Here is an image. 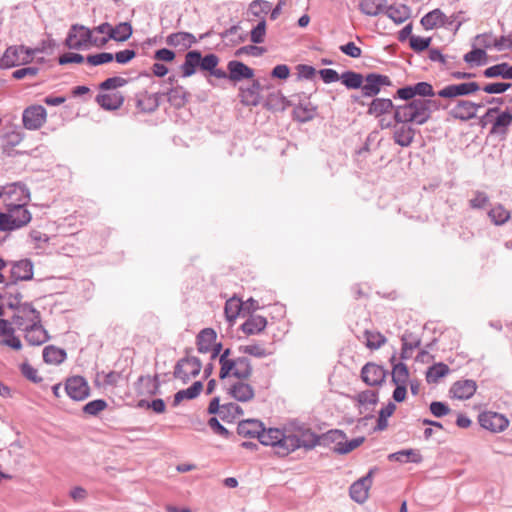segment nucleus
Returning <instances> with one entry per match:
<instances>
[{
    "label": "nucleus",
    "instance_id": "obj_1",
    "mask_svg": "<svg viewBox=\"0 0 512 512\" xmlns=\"http://www.w3.org/2000/svg\"><path fill=\"white\" fill-rule=\"evenodd\" d=\"M5 195L18 203L5 200L6 212L0 213V231H12L26 226L32 219L30 211L26 208L30 200L29 190L23 184L13 183L9 185Z\"/></svg>",
    "mask_w": 512,
    "mask_h": 512
},
{
    "label": "nucleus",
    "instance_id": "obj_2",
    "mask_svg": "<svg viewBox=\"0 0 512 512\" xmlns=\"http://www.w3.org/2000/svg\"><path fill=\"white\" fill-rule=\"evenodd\" d=\"M450 105V99L440 100L439 97L414 99L395 108V120L397 122L411 121L413 124L423 125L430 120L433 112L447 110Z\"/></svg>",
    "mask_w": 512,
    "mask_h": 512
},
{
    "label": "nucleus",
    "instance_id": "obj_3",
    "mask_svg": "<svg viewBox=\"0 0 512 512\" xmlns=\"http://www.w3.org/2000/svg\"><path fill=\"white\" fill-rule=\"evenodd\" d=\"M391 85V80L386 75L370 73L364 77L360 73L354 72V90H361V94L366 97L376 96L382 86Z\"/></svg>",
    "mask_w": 512,
    "mask_h": 512
},
{
    "label": "nucleus",
    "instance_id": "obj_4",
    "mask_svg": "<svg viewBox=\"0 0 512 512\" xmlns=\"http://www.w3.org/2000/svg\"><path fill=\"white\" fill-rule=\"evenodd\" d=\"M43 52L40 48H29L24 45L8 47L0 59L1 68H11L21 64H28L37 53Z\"/></svg>",
    "mask_w": 512,
    "mask_h": 512
},
{
    "label": "nucleus",
    "instance_id": "obj_5",
    "mask_svg": "<svg viewBox=\"0 0 512 512\" xmlns=\"http://www.w3.org/2000/svg\"><path fill=\"white\" fill-rule=\"evenodd\" d=\"M258 440L265 446H272L277 455L281 457L288 455V446L285 443L287 440L286 430L281 431L276 428L265 430L262 426Z\"/></svg>",
    "mask_w": 512,
    "mask_h": 512
},
{
    "label": "nucleus",
    "instance_id": "obj_6",
    "mask_svg": "<svg viewBox=\"0 0 512 512\" xmlns=\"http://www.w3.org/2000/svg\"><path fill=\"white\" fill-rule=\"evenodd\" d=\"M354 399L356 400L359 414L363 415L362 418L358 419V425H366V421L374 419L375 408L379 401L378 392L375 390H365L358 393Z\"/></svg>",
    "mask_w": 512,
    "mask_h": 512
},
{
    "label": "nucleus",
    "instance_id": "obj_7",
    "mask_svg": "<svg viewBox=\"0 0 512 512\" xmlns=\"http://www.w3.org/2000/svg\"><path fill=\"white\" fill-rule=\"evenodd\" d=\"M41 322V314L30 303H23L17 307L14 315L12 316V323L19 330H26L30 326H35Z\"/></svg>",
    "mask_w": 512,
    "mask_h": 512
},
{
    "label": "nucleus",
    "instance_id": "obj_8",
    "mask_svg": "<svg viewBox=\"0 0 512 512\" xmlns=\"http://www.w3.org/2000/svg\"><path fill=\"white\" fill-rule=\"evenodd\" d=\"M416 96H420V98L436 97L437 92L434 91L430 83L422 81L399 88L395 95V97L409 102L416 99Z\"/></svg>",
    "mask_w": 512,
    "mask_h": 512
},
{
    "label": "nucleus",
    "instance_id": "obj_9",
    "mask_svg": "<svg viewBox=\"0 0 512 512\" xmlns=\"http://www.w3.org/2000/svg\"><path fill=\"white\" fill-rule=\"evenodd\" d=\"M202 363L197 357H186L180 359L174 369V377L187 383L192 377L199 375Z\"/></svg>",
    "mask_w": 512,
    "mask_h": 512
},
{
    "label": "nucleus",
    "instance_id": "obj_10",
    "mask_svg": "<svg viewBox=\"0 0 512 512\" xmlns=\"http://www.w3.org/2000/svg\"><path fill=\"white\" fill-rule=\"evenodd\" d=\"M480 90L477 82H463L458 84H449L437 92V97L450 99L451 101L460 96L471 95Z\"/></svg>",
    "mask_w": 512,
    "mask_h": 512
},
{
    "label": "nucleus",
    "instance_id": "obj_11",
    "mask_svg": "<svg viewBox=\"0 0 512 512\" xmlns=\"http://www.w3.org/2000/svg\"><path fill=\"white\" fill-rule=\"evenodd\" d=\"M478 421L482 428L489 430L492 433L502 432L509 425V420L503 414L493 411H484L480 413Z\"/></svg>",
    "mask_w": 512,
    "mask_h": 512
},
{
    "label": "nucleus",
    "instance_id": "obj_12",
    "mask_svg": "<svg viewBox=\"0 0 512 512\" xmlns=\"http://www.w3.org/2000/svg\"><path fill=\"white\" fill-rule=\"evenodd\" d=\"M90 40V29L81 25H73L65 40V44L69 49L81 50L89 45Z\"/></svg>",
    "mask_w": 512,
    "mask_h": 512
},
{
    "label": "nucleus",
    "instance_id": "obj_13",
    "mask_svg": "<svg viewBox=\"0 0 512 512\" xmlns=\"http://www.w3.org/2000/svg\"><path fill=\"white\" fill-rule=\"evenodd\" d=\"M483 104L469 100H457L455 105L448 111L449 116L460 121H469L476 117L477 110Z\"/></svg>",
    "mask_w": 512,
    "mask_h": 512
},
{
    "label": "nucleus",
    "instance_id": "obj_14",
    "mask_svg": "<svg viewBox=\"0 0 512 512\" xmlns=\"http://www.w3.org/2000/svg\"><path fill=\"white\" fill-rule=\"evenodd\" d=\"M46 109L41 105H32L23 111V125L28 130H37L46 121Z\"/></svg>",
    "mask_w": 512,
    "mask_h": 512
},
{
    "label": "nucleus",
    "instance_id": "obj_15",
    "mask_svg": "<svg viewBox=\"0 0 512 512\" xmlns=\"http://www.w3.org/2000/svg\"><path fill=\"white\" fill-rule=\"evenodd\" d=\"M67 395L76 401H82L89 396V386L87 381L81 376L69 378L65 384Z\"/></svg>",
    "mask_w": 512,
    "mask_h": 512
},
{
    "label": "nucleus",
    "instance_id": "obj_16",
    "mask_svg": "<svg viewBox=\"0 0 512 512\" xmlns=\"http://www.w3.org/2000/svg\"><path fill=\"white\" fill-rule=\"evenodd\" d=\"M33 277V264L30 260L24 259L15 262L11 268V282L7 283L8 289L12 288L18 281L31 280Z\"/></svg>",
    "mask_w": 512,
    "mask_h": 512
},
{
    "label": "nucleus",
    "instance_id": "obj_17",
    "mask_svg": "<svg viewBox=\"0 0 512 512\" xmlns=\"http://www.w3.org/2000/svg\"><path fill=\"white\" fill-rule=\"evenodd\" d=\"M397 124L400 125H394V132H393V140L396 144H398L401 147H408L412 144L416 130L409 125L408 123H412L411 121H404V122H397L394 120Z\"/></svg>",
    "mask_w": 512,
    "mask_h": 512
},
{
    "label": "nucleus",
    "instance_id": "obj_18",
    "mask_svg": "<svg viewBox=\"0 0 512 512\" xmlns=\"http://www.w3.org/2000/svg\"><path fill=\"white\" fill-rule=\"evenodd\" d=\"M377 469L371 468L368 473L354 481V502L364 503L369 497V490L373 482V474Z\"/></svg>",
    "mask_w": 512,
    "mask_h": 512
},
{
    "label": "nucleus",
    "instance_id": "obj_19",
    "mask_svg": "<svg viewBox=\"0 0 512 512\" xmlns=\"http://www.w3.org/2000/svg\"><path fill=\"white\" fill-rule=\"evenodd\" d=\"M386 372L383 367L367 363L361 370V378L369 386L381 385L385 380Z\"/></svg>",
    "mask_w": 512,
    "mask_h": 512
},
{
    "label": "nucleus",
    "instance_id": "obj_20",
    "mask_svg": "<svg viewBox=\"0 0 512 512\" xmlns=\"http://www.w3.org/2000/svg\"><path fill=\"white\" fill-rule=\"evenodd\" d=\"M229 72L228 79L232 82H239L244 79H251L254 76V70L241 61L231 60L227 64Z\"/></svg>",
    "mask_w": 512,
    "mask_h": 512
},
{
    "label": "nucleus",
    "instance_id": "obj_21",
    "mask_svg": "<svg viewBox=\"0 0 512 512\" xmlns=\"http://www.w3.org/2000/svg\"><path fill=\"white\" fill-rule=\"evenodd\" d=\"M227 392L235 400L244 403L251 401L255 396L254 388L250 384L243 382V380L232 384Z\"/></svg>",
    "mask_w": 512,
    "mask_h": 512
},
{
    "label": "nucleus",
    "instance_id": "obj_22",
    "mask_svg": "<svg viewBox=\"0 0 512 512\" xmlns=\"http://www.w3.org/2000/svg\"><path fill=\"white\" fill-rule=\"evenodd\" d=\"M161 94H150L147 91L136 94V107L143 113H152L159 107Z\"/></svg>",
    "mask_w": 512,
    "mask_h": 512
},
{
    "label": "nucleus",
    "instance_id": "obj_23",
    "mask_svg": "<svg viewBox=\"0 0 512 512\" xmlns=\"http://www.w3.org/2000/svg\"><path fill=\"white\" fill-rule=\"evenodd\" d=\"M319 437L311 429L306 431L301 438H287L288 454L300 447L311 449L317 445Z\"/></svg>",
    "mask_w": 512,
    "mask_h": 512
},
{
    "label": "nucleus",
    "instance_id": "obj_24",
    "mask_svg": "<svg viewBox=\"0 0 512 512\" xmlns=\"http://www.w3.org/2000/svg\"><path fill=\"white\" fill-rule=\"evenodd\" d=\"M477 389V384L472 379H465L456 381L450 388L454 398L464 400L471 398Z\"/></svg>",
    "mask_w": 512,
    "mask_h": 512
},
{
    "label": "nucleus",
    "instance_id": "obj_25",
    "mask_svg": "<svg viewBox=\"0 0 512 512\" xmlns=\"http://www.w3.org/2000/svg\"><path fill=\"white\" fill-rule=\"evenodd\" d=\"M262 90L263 86L258 80L253 81V83L247 88L241 87V102L246 106H257L261 101L260 92Z\"/></svg>",
    "mask_w": 512,
    "mask_h": 512
},
{
    "label": "nucleus",
    "instance_id": "obj_26",
    "mask_svg": "<svg viewBox=\"0 0 512 512\" xmlns=\"http://www.w3.org/2000/svg\"><path fill=\"white\" fill-rule=\"evenodd\" d=\"M23 332L25 340L32 346H40L50 339L47 330L42 326L41 322L35 326H30V328Z\"/></svg>",
    "mask_w": 512,
    "mask_h": 512
},
{
    "label": "nucleus",
    "instance_id": "obj_27",
    "mask_svg": "<svg viewBox=\"0 0 512 512\" xmlns=\"http://www.w3.org/2000/svg\"><path fill=\"white\" fill-rule=\"evenodd\" d=\"M96 102L105 110H117L124 102V96L120 92L99 94Z\"/></svg>",
    "mask_w": 512,
    "mask_h": 512
},
{
    "label": "nucleus",
    "instance_id": "obj_28",
    "mask_svg": "<svg viewBox=\"0 0 512 512\" xmlns=\"http://www.w3.org/2000/svg\"><path fill=\"white\" fill-rule=\"evenodd\" d=\"M232 372L230 375L239 380H247L252 375V364L247 357H238L233 360Z\"/></svg>",
    "mask_w": 512,
    "mask_h": 512
},
{
    "label": "nucleus",
    "instance_id": "obj_29",
    "mask_svg": "<svg viewBox=\"0 0 512 512\" xmlns=\"http://www.w3.org/2000/svg\"><path fill=\"white\" fill-rule=\"evenodd\" d=\"M196 42V37L189 32L172 33L166 38L167 45L184 49L191 47Z\"/></svg>",
    "mask_w": 512,
    "mask_h": 512
},
{
    "label": "nucleus",
    "instance_id": "obj_30",
    "mask_svg": "<svg viewBox=\"0 0 512 512\" xmlns=\"http://www.w3.org/2000/svg\"><path fill=\"white\" fill-rule=\"evenodd\" d=\"M267 325L265 317L260 315H250L241 325L242 331L247 335H254L262 332Z\"/></svg>",
    "mask_w": 512,
    "mask_h": 512
},
{
    "label": "nucleus",
    "instance_id": "obj_31",
    "mask_svg": "<svg viewBox=\"0 0 512 512\" xmlns=\"http://www.w3.org/2000/svg\"><path fill=\"white\" fill-rule=\"evenodd\" d=\"M486 78H502L512 80V64L507 62L498 63L490 66L483 71Z\"/></svg>",
    "mask_w": 512,
    "mask_h": 512
},
{
    "label": "nucleus",
    "instance_id": "obj_32",
    "mask_svg": "<svg viewBox=\"0 0 512 512\" xmlns=\"http://www.w3.org/2000/svg\"><path fill=\"white\" fill-rule=\"evenodd\" d=\"M397 106L393 105V102L388 98H374L368 107V114L375 117H379L383 114L389 113L394 110Z\"/></svg>",
    "mask_w": 512,
    "mask_h": 512
},
{
    "label": "nucleus",
    "instance_id": "obj_33",
    "mask_svg": "<svg viewBox=\"0 0 512 512\" xmlns=\"http://www.w3.org/2000/svg\"><path fill=\"white\" fill-rule=\"evenodd\" d=\"M385 14L396 24L405 22L411 16L410 8L405 4L391 5L385 8Z\"/></svg>",
    "mask_w": 512,
    "mask_h": 512
},
{
    "label": "nucleus",
    "instance_id": "obj_34",
    "mask_svg": "<svg viewBox=\"0 0 512 512\" xmlns=\"http://www.w3.org/2000/svg\"><path fill=\"white\" fill-rule=\"evenodd\" d=\"M447 23V16L440 10L434 9L424 15L421 24L426 30L434 29L437 26Z\"/></svg>",
    "mask_w": 512,
    "mask_h": 512
},
{
    "label": "nucleus",
    "instance_id": "obj_35",
    "mask_svg": "<svg viewBox=\"0 0 512 512\" xmlns=\"http://www.w3.org/2000/svg\"><path fill=\"white\" fill-rule=\"evenodd\" d=\"M216 332L212 328H205L197 336V349L200 353H208L216 340Z\"/></svg>",
    "mask_w": 512,
    "mask_h": 512
},
{
    "label": "nucleus",
    "instance_id": "obj_36",
    "mask_svg": "<svg viewBox=\"0 0 512 512\" xmlns=\"http://www.w3.org/2000/svg\"><path fill=\"white\" fill-rule=\"evenodd\" d=\"M200 51L191 50L186 53L184 63L181 65L182 75L190 77L199 68Z\"/></svg>",
    "mask_w": 512,
    "mask_h": 512
},
{
    "label": "nucleus",
    "instance_id": "obj_37",
    "mask_svg": "<svg viewBox=\"0 0 512 512\" xmlns=\"http://www.w3.org/2000/svg\"><path fill=\"white\" fill-rule=\"evenodd\" d=\"M168 102L175 108L179 109L185 106L190 94L182 86L171 88L167 93Z\"/></svg>",
    "mask_w": 512,
    "mask_h": 512
},
{
    "label": "nucleus",
    "instance_id": "obj_38",
    "mask_svg": "<svg viewBox=\"0 0 512 512\" xmlns=\"http://www.w3.org/2000/svg\"><path fill=\"white\" fill-rule=\"evenodd\" d=\"M388 459L390 461H398L401 463H420L422 462L423 457L420 452L415 449H404L390 454Z\"/></svg>",
    "mask_w": 512,
    "mask_h": 512
},
{
    "label": "nucleus",
    "instance_id": "obj_39",
    "mask_svg": "<svg viewBox=\"0 0 512 512\" xmlns=\"http://www.w3.org/2000/svg\"><path fill=\"white\" fill-rule=\"evenodd\" d=\"M262 423L258 420H245L238 424L237 432L243 437L258 438L261 432Z\"/></svg>",
    "mask_w": 512,
    "mask_h": 512
},
{
    "label": "nucleus",
    "instance_id": "obj_40",
    "mask_svg": "<svg viewBox=\"0 0 512 512\" xmlns=\"http://www.w3.org/2000/svg\"><path fill=\"white\" fill-rule=\"evenodd\" d=\"M396 355L394 354L390 362L392 364V382L394 384H406L409 378V371L406 364L399 362L395 363Z\"/></svg>",
    "mask_w": 512,
    "mask_h": 512
},
{
    "label": "nucleus",
    "instance_id": "obj_41",
    "mask_svg": "<svg viewBox=\"0 0 512 512\" xmlns=\"http://www.w3.org/2000/svg\"><path fill=\"white\" fill-rule=\"evenodd\" d=\"M203 389L201 381L194 382L189 388L180 390L174 395L173 405L178 406L184 399L196 398Z\"/></svg>",
    "mask_w": 512,
    "mask_h": 512
},
{
    "label": "nucleus",
    "instance_id": "obj_42",
    "mask_svg": "<svg viewBox=\"0 0 512 512\" xmlns=\"http://www.w3.org/2000/svg\"><path fill=\"white\" fill-rule=\"evenodd\" d=\"M386 0H361L360 10L368 16H376L386 8Z\"/></svg>",
    "mask_w": 512,
    "mask_h": 512
},
{
    "label": "nucleus",
    "instance_id": "obj_43",
    "mask_svg": "<svg viewBox=\"0 0 512 512\" xmlns=\"http://www.w3.org/2000/svg\"><path fill=\"white\" fill-rule=\"evenodd\" d=\"M491 222L497 226L503 225L511 218V213L502 204H497L488 211Z\"/></svg>",
    "mask_w": 512,
    "mask_h": 512
},
{
    "label": "nucleus",
    "instance_id": "obj_44",
    "mask_svg": "<svg viewBox=\"0 0 512 512\" xmlns=\"http://www.w3.org/2000/svg\"><path fill=\"white\" fill-rule=\"evenodd\" d=\"M66 359V352L56 346L49 345L43 349V360L48 364H60Z\"/></svg>",
    "mask_w": 512,
    "mask_h": 512
},
{
    "label": "nucleus",
    "instance_id": "obj_45",
    "mask_svg": "<svg viewBox=\"0 0 512 512\" xmlns=\"http://www.w3.org/2000/svg\"><path fill=\"white\" fill-rule=\"evenodd\" d=\"M450 369L445 363L439 362L430 366L426 372V381L431 383H437L439 379L443 378L449 373Z\"/></svg>",
    "mask_w": 512,
    "mask_h": 512
},
{
    "label": "nucleus",
    "instance_id": "obj_46",
    "mask_svg": "<svg viewBox=\"0 0 512 512\" xmlns=\"http://www.w3.org/2000/svg\"><path fill=\"white\" fill-rule=\"evenodd\" d=\"M132 35V26L128 22H122L116 25L115 27L112 26L110 30V35L108 38L113 39L118 42H124L127 39H129Z\"/></svg>",
    "mask_w": 512,
    "mask_h": 512
},
{
    "label": "nucleus",
    "instance_id": "obj_47",
    "mask_svg": "<svg viewBox=\"0 0 512 512\" xmlns=\"http://www.w3.org/2000/svg\"><path fill=\"white\" fill-rule=\"evenodd\" d=\"M241 310H243V302L239 298L232 297L226 301L224 313L229 322H233Z\"/></svg>",
    "mask_w": 512,
    "mask_h": 512
},
{
    "label": "nucleus",
    "instance_id": "obj_48",
    "mask_svg": "<svg viewBox=\"0 0 512 512\" xmlns=\"http://www.w3.org/2000/svg\"><path fill=\"white\" fill-rule=\"evenodd\" d=\"M363 338L366 347L371 350L380 348L386 342V337L376 331L366 330L363 334Z\"/></svg>",
    "mask_w": 512,
    "mask_h": 512
},
{
    "label": "nucleus",
    "instance_id": "obj_49",
    "mask_svg": "<svg viewBox=\"0 0 512 512\" xmlns=\"http://www.w3.org/2000/svg\"><path fill=\"white\" fill-rule=\"evenodd\" d=\"M231 354V350L229 348L225 349L223 353L219 356V363H220V372H219V378L220 379H226L230 376L232 372V365L234 359H230L229 356Z\"/></svg>",
    "mask_w": 512,
    "mask_h": 512
},
{
    "label": "nucleus",
    "instance_id": "obj_50",
    "mask_svg": "<svg viewBox=\"0 0 512 512\" xmlns=\"http://www.w3.org/2000/svg\"><path fill=\"white\" fill-rule=\"evenodd\" d=\"M395 410H396V405L393 402H389L385 407H383L379 411L377 424L374 427V430H379V431L385 430L388 426L387 418L390 417L394 413Z\"/></svg>",
    "mask_w": 512,
    "mask_h": 512
},
{
    "label": "nucleus",
    "instance_id": "obj_51",
    "mask_svg": "<svg viewBox=\"0 0 512 512\" xmlns=\"http://www.w3.org/2000/svg\"><path fill=\"white\" fill-rule=\"evenodd\" d=\"M512 123V114L509 111H504L498 115L495 119L491 133H498L500 128H504L503 132H506V128Z\"/></svg>",
    "mask_w": 512,
    "mask_h": 512
},
{
    "label": "nucleus",
    "instance_id": "obj_52",
    "mask_svg": "<svg viewBox=\"0 0 512 512\" xmlns=\"http://www.w3.org/2000/svg\"><path fill=\"white\" fill-rule=\"evenodd\" d=\"M243 409L236 403H226L222 405L221 419L226 420L228 418L234 419L236 416L242 415Z\"/></svg>",
    "mask_w": 512,
    "mask_h": 512
},
{
    "label": "nucleus",
    "instance_id": "obj_53",
    "mask_svg": "<svg viewBox=\"0 0 512 512\" xmlns=\"http://www.w3.org/2000/svg\"><path fill=\"white\" fill-rule=\"evenodd\" d=\"M511 87L512 83L510 82H495L485 84L483 87H480V89L488 94H501L506 92Z\"/></svg>",
    "mask_w": 512,
    "mask_h": 512
},
{
    "label": "nucleus",
    "instance_id": "obj_54",
    "mask_svg": "<svg viewBox=\"0 0 512 512\" xmlns=\"http://www.w3.org/2000/svg\"><path fill=\"white\" fill-rule=\"evenodd\" d=\"M218 63L219 58L217 55L210 53L202 57V54L200 53L199 68L201 70L210 72L217 67Z\"/></svg>",
    "mask_w": 512,
    "mask_h": 512
},
{
    "label": "nucleus",
    "instance_id": "obj_55",
    "mask_svg": "<svg viewBox=\"0 0 512 512\" xmlns=\"http://www.w3.org/2000/svg\"><path fill=\"white\" fill-rule=\"evenodd\" d=\"M489 204V197L483 191H475L474 197L469 200L472 209H483Z\"/></svg>",
    "mask_w": 512,
    "mask_h": 512
},
{
    "label": "nucleus",
    "instance_id": "obj_56",
    "mask_svg": "<svg viewBox=\"0 0 512 512\" xmlns=\"http://www.w3.org/2000/svg\"><path fill=\"white\" fill-rule=\"evenodd\" d=\"M310 428L299 422H291L286 428L287 438H301Z\"/></svg>",
    "mask_w": 512,
    "mask_h": 512
},
{
    "label": "nucleus",
    "instance_id": "obj_57",
    "mask_svg": "<svg viewBox=\"0 0 512 512\" xmlns=\"http://www.w3.org/2000/svg\"><path fill=\"white\" fill-rule=\"evenodd\" d=\"M114 59V55L109 52H101L98 54L88 55L86 61L92 66H98L109 63Z\"/></svg>",
    "mask_w": 512,
    "mask_h": 512
},
{
    "label": "nucleus",
    "instance_id": "obj_58",
    "mask_svg": "<svg viewBox=\"0 0 512 512\" xmlns=\"http://www.w3.org/2000/svg\"><path fill=\"white\" fill-rule=\"evenodd\" d=\"M293 113L296 120L304 123L313 119L315 115V109L299 105L294 109Z\"/></svg>",
    "mask_w": 512,
    "mask_h": 512
},
{
    "label": "nucleus",
    "instance_id": "obj_59",
    "mask_svg": "<svg viewBox=\"0 0 512 512\" xmlns=\"http://www.w3.org/2000/svg\"><path fill=\"white\" fill-rule=\"evenodd\" d=\"M128 83V80L119 76L107 78L100 85L101 90H113L119 87H123Z\"/></svg>",
    "mask_w": 512,
    "mask_h": 512
},
{
    "label": "nucleus",
    "instance_id": "obj_60",
    "mask_svg": "<svg viewBox=\"0 0 512 512\" xmlns=\"http://www.w3.org/2000/svg\"><path fill=\"white\" fill-rule=\"evenodd\" d=\"M107 407V403L105 400L102 399H96L93 401L88 402L83 407V412L89 415H97L101 411H103Z\"/></svg>",
    "mask_w": 512,
    "mask_h": 512
},
{
    "label": "nucleus",
    "instance_id": "obj_61",
    "mask_svg": "<svg viewBox=\"0 0 512 512\" xmlns=\"http://www.w3.org/2000/svg\"><path fill=\"white\" fill-rule=\"evenodd\" d=\"M266 34V22L261 20L250 33V39L255 44H260L264 41Z\"/></svg>",
    "mask_w": 512,
    "mask_h": 512
},
{
    "label": "nucleus",
    "instance_id": "obj_62",
    "mask_svg": "<svg viewBox=\"0 0 512 512\" xmlns=\"http://www.w3.org/2000/svg\"><path fill=\"white\" fill-rule=\"evenodd\" d=\"M266 52L264 47L256 46V45H247L242 46L236 50L235 56L240 57L242 55H250L254 57H259Z\"/></svg>",
    "mask_w": 512,
    "mask_h": 512
},
{
    "label": "nucleus",
    "instance_id": "obj_63",
    "mask_svg": "<svg viewBox=\"0 0 512 512\" xmlns=\"http://www.w3.org/2000/svg\"><path fill=\"white\" fill-rule=\"evenodd\" d=\"M431 43V38L427 37H419V36H411L410 37V47L417 53L423 52L428 49Z\"/></svg>",
    "mask_w": 512,
    "mask_h": 512
},
{
    "label": "nucleus",
    "instance_id": "obj_64",
    "mask_svg": "<svg viewBox=\"0 0 512 512\" xmlns=\"http://www.w3.org/2000/svg\"><path fill=\"white\" fill-rule=\"evenodd\" d=\"M486 55L485 50L475 48L464 55V61L469 64L476 63L477 65H480L482 64V60L486 58Z\"/></svg>",
    "mask_w": 512,
    "mask_h": 512
}]
</instances>
